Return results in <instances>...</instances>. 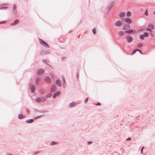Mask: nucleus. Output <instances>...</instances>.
Instances as JSON below:
<instances>
[{"mask_svg":"<svg viewBox=\"0 0 155 155\" xmlns=\"http://www.w3.org/2000/svg\"><path fill=\"white\" fill-rule=\"evenodd\" d=\"M38 40L40 43L44 46L46 47H49L48 44L42 40L40 38H38Z\"/></svg>","mask_w":155,"mask_h":155,"instance_id":"obj_1","label":"nucleus"},{"mask_svg":"<svg viewBox=\"0 0 155 155\" xmlns=\"http://www.w3.org/2000/svg\"><path fill=\"white\" fill-rule=\"evenodd\" d=\"M123 22L120 20H118L115 23V25L117 27H119L123 25Z\"/></svg>","mask_w":155,"mask_h":155,"instance_id":"obj_2","label":"nucleus"},{"mask_svg":"<svg viewBox=\"0 0 155 155\" xmlns=\"http://www.w3.org/2000/svg\"><path fill=\"white\" fill-rule=\"evenodd\" d=\"M154 28V25L152 24H149L148 26V28L147 29V30L150 31L151 30L153 29Z\"/></svg>","mask_w":155,"mask_h":155,"instance_id":"obj_3","label":"nucleus"},{"mask_svg":"<svg viewBox=\"0 0 155 155\" xmlns=\"http://www.w3.org/2000/svg\"><path fill=\"white\" fill-rule=\"evenodd\" d=\"M44 70L42 69H39L38 70L37 74L38 75H41L44 73Z\"/></svg>","mask_w":155,"mask_h":155,"instance_id":"obj_4","label":"nucleus"},{"mask_svg":"<svg viewBox=\"0 0 155 155\" xmlns=\"http://www.w3.org/2000/svg\"><path fill=\"white\" fill-rule=\"evenodd\" d=\"M126 38L127 40V42L129 43L131 42L133 40V38L130 36H127L126 37Z\"/></svg>","mask_w":155,"mask_h":155,"instance_id":"obj_5","label":"nucleus"},{"mask_svg":"<svg viewBox=\"0 0 155 155\" xmlns=\"http://www.w3.org/2000/svg\"><path fill=\"white\" fill-rule=\"evenodd\" d=\"M130 28V25H125L123 26V29L124 30H127V29Z\"/></svg>","mask_w":155,"mask_h":155,"instance_id":"obj_6","label":"nucleus"},{"mask_svg":"<svg viewBox=\"0 0 155 155\" xmlns=\"http://www.w3.org/2000/svg\"><path fill=\"white\" fill-rule=\"evenodd\" d=\"M51 79L48 76H46L45 78V81L47 83H49L51 82Z\"/></svg>","mask_w":155,"mask_h":155,"instance_id":"obj_7","label":"nucleus"},{"mask_svg":"<svg viewBox=\"0 0 155 155\" xmlns=\"http://www.w3.org/2000/svg\"><path fill=\"white\" fill-rule=\"evenodd\" d=\"M125 22L128 23H132V20L129 18H127L124 19Z\"/></svg>","mask_w":155,"mask_h":155,"instance_id":"obj_8","label":"nucleus"},{"mask_svg":"<svg viewBox=\"0 0 155 155\" xmlns=\"http://www.w3.org/2000/svg\"><path fill=\"white\" fill-rule=\"evenodd\" d=\"M19 22L18 20V19L15 20L13 22L11 23L10 24V25L11 26H13V25H15L16 24H17Z\"/></svg>","mask_w":155,"mask_h":155,"instance_id":"obj_9","label":"nucleus"},{"mask_svg":"<svg viewBox=\"0 0 155 155\" xmlns=\"http://www.w3.org/2000/svg\"><path fill=\"white\" fill-rule=\"evenodd\" d=\"M77 103L76 102H72L69 104V106L70 107H72L75 106L76 105Z\"/></svg>","mask_w":155,"mask_h":155,"instance_id":"obj_10","label":"nucleus"},{"mask_svg":"<svg viewBox=\"0 0 155 155\" xmlns=\"http://www.w3.org/2000/svg\"><path fill=\"white\" fill-rule=\"evenodd\" d=\"M125 15V13L124 12H121L119 15V16L120 18H123Z\"/></svg>","mask_w":155,"mask_h":155,"instance_id":"obj_11","label":"nucleus"},{"mask_svg":"<svg viewBox=\"0 0 155 155\" xmlns=\"http://www.w3.org/2000/svg\"><path fill=\"white\" fill-rule=\"evenodd\" d=\"M60 94V92L59 91H58L55 93L53 96V97L55 98L57 96L59 95Z\"/></svg>","mask_w":155,"mask_h":155,"instance_id":"obj_12","label":"nucleus"},{"mask_svg":"<svg viewBox=\"0 0 155 155\" xmlns=\"http://www.w3.org/2000/svg\"><path fill=\"white\" fill-rule=\"evenodd\" d=\"M56 90V87L55 86H53L51 89V91L54 92Z\"/></svg>","mask_w":155,"mask_h":155,"instance_id":"obj_13","label":"nucleus"},{"mask_svg":"<svg viewBox=\"0 0 155 155\" xmlns=\"http://www.w3.org/2000/svg\"><path fill=\"white\" fill-rule=\"evenodd\" d=\"M33 121H34L33 119H31L28 120H26V122L27 123H31L33 122Z\"/></svg>","mask_w":155,"mask_h":155,"instance_id":"obj_14","label":"nucleus"},{"mask_svg":"<svg viewBox=\"0 0 155 155\" xmlns=\"http://www.w3.org/2000/svg\"><path fill=\"white\" fill-rule=\"evenodd\" d=\"M124 34V32L122 31H120L118 32V35L120 36H122Z\"/></svg>","mask_w":155,"mask_h":155,"instance_id":"obj_15","label":"nucleus"},{"mask_svg":"<svg viewBox=\"0 0 155 155\" xmlns=\"http://www.w3.org/2000/svg\"><path fill=\"white\" fill-rule=\"evenodd\" d=\"M35 86H32V87H31V91L32 92L34 93L35 92Z\"/></svg>","mask_w":155,"mask_h":155,"instance_id":"obj_16","label":"nucleus"},{"mask_svg":"<svg viewBox=\"0 0 155 155\" xmlns=\"http://www.w3.org/2000/svg\"><path fill=\"white\" fill-rule=\"evenodd\" d=\"M25 116H23L21 114H20L18 116V118L19 119H22Z\"/></svg>","mask_w":155,"mask_h":155,"instance_id":"obj_17","label":"nucleus"},{"mask_svg":"<svg viewBox=\"0 0 155 155\" xmlns=\"http://www.w3.org/2000/svg\"><path fill=\"white\" fill-rule=\"evenodd\" d=\"M56 84L58 86H60L61 85V83L58 80H57L56 81Z\"/></svg>","mask_w":155,"mask_h":155,"instance_id":"obj_18","label":"nucleus"},{"mask_svg":"<svg viewBox=\"0 0 155 155\" xmlns=\"http://www.w3.org/2000/svg\"><path fill=\"white\" fill-rule=\"evenodd\" d=\"M36 101L38 102H40L41 101V99L40 98L37 97L36 99Z\"/></svg>","mask_w":155,"mask_h":155,"instance_id":"obj_19","label":"nucleus"},{"mask_svg":"<svg viewBox=\"0 0 155 155\" xmlns=\"http://www.w3.org/2000/svg\"><path fill=\"white\" fill-rule=\"evenodd\" d=\"M133 31V30H129L128 31H125V32L126 33H130L132 32Z\"/></svg>","mask_w":155,"mask_h":155,"instance_id":"obj_20","label":"nucleus"},{"mask_svg":"<svg viewBox=\"0 0 155 155\" xmlns=\"http://www.w3.org/2000/svg\"><path fill=\"white\" fill-rule=\"evenodd\" d=\"M131 15V13L130 12L128 11L127 12V16L129 17V16H130Z\"/></svg>","mask_w":155,"mask_h":155,"instance_id":"obj_21","label":"nucleus"},{"mask_svg":"<svg viewBox=\"0 0 155 155\" xmlns=\"http://www.w3.org/2000/svg\"><path fill=\"white\" fill-rule=\"evenodd\" d=\"M40 81V79L39 78H37L35 81V83L37 84Z\"/></svg>","mask_w":155,"mask_h":155,"instance_id":"obj_22","label":"nucleus"},{"mask_svg":"<svg viewBox=\"0 0 155 155\" xmlns=\"http://www.w3.org/2000/svg\"><path fill=\"white\" fill-rule=\"evenodd\" d=\"M140 38L141 39L143 40L144 38V36L143 35H140Z\"/></svg>","mask_w":155,"mask_h":155,"instance_id":"obj_23","label":"nucleus"},{"mask_svg":"<svg viewBox=\"0 0 155 155\" xmlns=\"http://www.w3.org/2000/svg\"><path fill=\"white\" fill-rule=\"evenodd\" d=\"M144 37H147L148 36V34L147 33H145L144 35Z\"/></svg>","mask_w":155,"mask_h":155,"instance_id":"obj_24","label":"nucleus"},{"mask_svg":"<svg viewBox=\"0 0 155 155\" xmlns=\"http://www.w3.org/2000/svg\"><path fill=\"white\" fill-rule=\"evenodd\" d=\"M93 33L94 34H96V29L95 28H94L93 30Z\"/></svg>","mask_w":155,"mask_h":155,"instance_id":"obj_25","label":"nucleus"},{"mask_svg":"<svg viewBox=\"0 0 155 155\" xmlns=\"http://www.w3.org/2000/svg\"><path fill=\"white\" fill-rule=\"evenodd\" d=\"M88 100V97H87L84 100V102L86 103L87 102Z\"/></svg>","mask_w":155,"mask_h":155,"instance_id":"obj_26","label":"nucleus"},{"mask_svg":"<svg viewBox=\"0 0 155 155\" xmlns=\"http://www.w3.org/2000/svg\"><path fill=\"white\" fill-rule=\"evenodd\" d=\"M145 15H148V13L147 11V10H146L145 13Z\"/></svg>","mask_w":155,"mask_h":155,"instance_id":"obj_27","label":"nucleus"},{"mask_svg":"<svg viewBox=\"0 0 155 155\" xmlns=\"http://www.w3.org/2000/svg\"><path fill=\"white\" fill-rule=\"evenodd\" d=\"M142 46V45L141 43H139L137 45V46L138 47H141Z\"/></svg>","mask_w":155,"mask_h":155,"instance_id":"obj_28","label":"nucleus"},{"mask_svg":"<svg viewBox=\"0 0 155 155\" xmlns=\"http://www.w3.org/2000/svg\"><path fill=\"white\" fill-rule=\"evenodd\" d=\"M137 50H134L132 52V54H134L137 51Z\"/></svg>","mask_w":155,"mask_h":155,"instance_id":"obj_29","label":"nucleus"},{"mask_svg":"<svg viewBox=\"0 0 155 155\" xmlns=\"http://www.w3.org/2000/svg\"><path fill=\"white\" fill-rule=\"evenodd\" d=\"M16 5H14L13 7V9L15 10L16 9Z\"/></svg>","mask_w":155,"mask_h":155,"instance_id":"obj_30","label":"nucleus"},{"mask_svg":"<svg viewBox=\"0 0 155 155\" xmlns=\"http://www.w3.org/2000/svg\"><path fill=\"white\" fill-rule=\"evenodd\" d=\"M56 144V143L55 142H52L51 144V145H53L54 144Z\"/></svg>","mask_w":155,"mask_h":155,"instance_id":"obj_31","label":"nucleus"},{"mask_svg":"<svg viewBox=\"0 0 155 155\" xmlns=\"http://www.w3.org/2000/svg\"><path fill=\"white\" fill-rule=\"evenodd\" d=\"M6 22V21H2L1 22H0V24H2V23H5Z\"/></svg>","mask_w":155,"mask_h":155,"instance_id":"obj_32","label":"nucleus"},{"mask_svg":"<svg viewBox=\"0 0 155 155\" xmlns=\"http://www.w3.org/2000/svg\"><path fill=\"white\" fill-rule=\"evenodd\" d=\"M143 148H144V147H143L141 149V153H142V154H143Z\"/></svg>","mask_w":155,"mask_h":155,"instance_id":"obj_33","label":"nucleus"},{"mask_svg":"<svg viewBox=\"0 0 155 155\" xmlns=\"http://www.w3.org/2000/svg\"><path fill=\"white\" fill-rule=\"evenodd\" d=\"M96 105H101V104L100 103H98L96 104Z\"/></svg>","mask_w":155,"mask_h":155,"instance_id":"obj_34","label":"nucleus"},{"mask_svg":"<svg viewBox=\"0 0 155 155\" xmlns=\"http://www.w3.org/2000/svg\"><path fill=\"white\" fill-rule=\"evenodd\" d=\"M92 143V142L91 141H89L88 142V143L89 144H91Z\"/></svg>","mask_w":155,"mask_h":155,"instance_id":"obj_35","label":"nucleus"},{"mask_svg":"<svg viewBox=\"0 0 155 155\" xmlns=\"http://www.w3.org/2000/svg\"><path fill=\"white\" fill-rule=\"evenodd\" d=\"M131 138H128L127 139V140H131Z\"/></svg>","mask_w":155,"mask_h":155,"instance_id":"obj_36","label":"nucleus"},{"mask_svg":"<svg viewBox=\"0 0 155 155\" xmlns=\"http://www.w3.org/2000/svg\"><path fill=\"white\" fill-rule=\"evenodd\" d=\"M138 50V51H139V52H140V53L142 54V52L141 51H140V50Z\"/></svg>","mask_w":155,"mask_h":155,"instance_id":"obj_37","label":"nucleus"},{"mask_svg":"<svg viewBox=\"0 0 155 155\" xmlns=\"http://www.w3.org/2000/svg\"><path fill=\"white\" fill-rule=\"evenodd\" d=\"M154 14L155 15V11L154 12Z\"/></svg>","mask_w":155,"mask_h":155,"instance_id":"obj_38","label":"nucleus"},{"mask_svg":"<svg viewBox=\"0 0 155 155\" xmlns=\"http://www.w3.org/2000/svg\"><path fill=\"white\" fill-rule=\"evenodd\" d=\"M9 155H13L10 154H9Z\"/></svg>","mask_w":155,"mask_h":155,"instance_id":"obj_39","label":"nucleus"}]
</instances>
